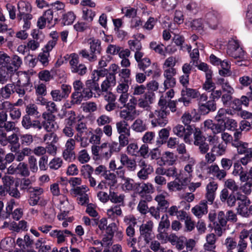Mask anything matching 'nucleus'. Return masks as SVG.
Returning a JSON list of instances; mask_svg holds the SVG:
<instances>
[{"label":"nucleus","mask_w":252,"mask_h":252,"mask_svg":"<svg viewBox=\"0 0 252 252\" xmlns=\"http://www.w3.org/2000/svg\"><path fill=\"white\" fill-rule=\"evenodd\" d=\"M73 87L74 92L71 94V101L72 104L79 105L83 100H87L93 97H96L93 91H99L97 82L93 79L87 80L85 85L80 80H75L73 83Z\"/></svg>","instance_id":"f257e3e1"},{"label":"nucleus","mask_w":252,"mask_h":252,"mask_svg":"<svg viewBox=\"0 0 252 252\" xmlns=\"http://www.w3.org/2000/svg\"><path fill=\"white\" fill-rule=\"evenodd\" d=\"M190 182L189 178L181 173L174 181L168 183L167 187L171 191H181L185 189Z\"/></svg>","instance_id":"f03ea898"},{"label":"nucleus","mask_w":252,"mask_h":252,"mask_svg":"<svg viewBox=\"0 0 252 252\" xmlns=\"http://www.w3.org/2000/svg\"><path fill=\"white\" fill-rule=\"evenodd\" d=\"M169 114V112L163 109H157L154 112L151 113L149 115L150 118H153L151 121V124L153 127L158 126L163 127L168 122L167 116Z\"/></svg>","instance_id":"7ed1b4c3"},{"label":"nucleus","mask_w":252,"mask_h":252,"mask_svg":"<svg viewBox=\"0 0 252 252\" xmlns=\"http://www.w3.org/2000/svg\"><path fill=\"white\" fill-rule=\"evenodd\" d=\"M43 121L40 122V127L38 130H41L42 127L48 132L53 133L58 128L56 122V116L51 113H43L42 115Z\"/></svg>","instance_id":"20e7f679"},{"label":"nucleus","mask_w":252,"mask_h":252,"mask_svg":"<svg viewBox=\"0 0 252 252\" xmlns=\"http://www.w3.org/2000/svg\"><path fill=\"white\" fill-rule=\"evenodd\" d=\"M172 131L178 137L183 138L186 143L189 144L191 143L190 136L193 132V128L191 126H188L185 128V126L178 124L173 127Z\"/></svg>","instance_id":"39448f33"},{"label":"nucleus","mask_w":252,"mask_h":252,"mask_svg":"<svg viewBox=\"0 0 252 252\" xmlns=\"http://www.w3.org/2000/svg\"><path fill=\"white\" fill-rule=\"evenodd\" d=\"M227 54L234 59H239L241 60L245 59V52L240 46L239 43L237 40H231L229 41Z\"/></svg>","instance_id":"423d86ee"},{"label":"nucleus","mask_w":252,"mask_h":252,"mask_svg":"<svg viewBox=\"0 0 252 252\" xmlns=\"http://www.w3.org/2000/svg\"><path fill=\"white\" fill-rule=\"evenodd\" d=\"M69 64L71 71L80 76L84 75L87 72L86 66L83 63H79L78 55L73 53L70 55Z\"/></svg>","instance_id":"0eeeda50"},{"label":"nucleus","mask_w":252,"mask_h":252,"mask_svg":"<svg viewBox=\"0 0 252 252\" xmlns=\"http://www.w3.org/2000/svg\"><path fill=\"white\" fill-rule=\"evenodd\" d=\"M153 227V223L151 220L140 226V239H143L146 244H149L154 237Z\"/></svg>","instance_id":"6e6552de"},{"label":"nucleus","mask_w":252,"mask_h":252,"mask_svg":"<svg viewBox=\"0 0 252 252\" xmlns=\"http://www.w3.org/2000/svg\"><path fill=\"white\" fill-rule=\"evenodd\" d=\"M28 190L27 192L29 194V204L32 206L37 205L41 198V195L43 193V189L36 187L30 188Z\"/></svg>","instance_id":"1a4fd4ad"},{"label":"nucleus","mask_w":252,"mask_h":252,"mask_svg":"<svg viewBox=\"0 0 252 252\" xmlns=\"http://www.w3.org/2000/svg\"><path fill=\"white\" fill-rule=\"evenodd\" d=\"M90 45V52L92 56H91L92 60H96L97 55L101 53L102 48L101 47V41L98 39L94 37L91 38L88 40Z\"/></svg>","instance_id":"9d476101"},{"label":"nucleus","mask_w":252,"mask_h":252,"mask_svg":"<svg viewBox=\"0 0 252 252\" xmlns=\"http://www.w3.org/2000/svg\"><path fill=\"white\" fill-rule=\"evenodd\" d=\"M61 204V211L62 213L57 216L60 220L65 219V217L67 216L69 211L73 208V206L70 204L67 198L65 196H63L62 200L60 201Z\"/></svg>","instance_id":"9b49d317"},{"label":"nucleus","mask_w":252,"mask_h":252,"mask_svg":"<svg viewBox=\"0 0 252 252\" xmlns=\"http://www.w3.org/2000/svg\"><path fill=\"white\" fill-rule=\"evenodd\" d=\"M21 124L26 129L32 128L38 130L40 127V121L38 120H32L29 115H25L23 117Z\"/></svg>","instance_id":"f8f14e48"},{"label":"nucleus","mask_w":252,"mask_h":252,"mask_svg":"<svg viewBox=\"0 0 252 252\" xmlns=\"http://www.w3.org/2000/svg\"><path fill=\"white\" fill-rule=\"evenodd\" d=\"M32 6L30 3L25 1H20L18 3V13L17 14V19L20 22L21 21L22 16L32 15Z\"/></svg>","instance_id":"ddd939ff"},{"label":"nucleus","mask_w":252,"mask_h":252,"mask_svg":"<svg viewBox=\"0 0 252 252\" xmlns=\"http://www.w3.org/2000/svg\"><path fill=\"white\" fill-rule=\"evenodd\" d=\"M220 15L215 10H212L206 15V22L209 26L212 29H216L219 23Z\"/></svg>","instance_id":"4468645a"},{"label":"nucleus","mask_w":252,"mask_h":252,"mask_svg":"<svg viewBox=\"0 0 252 252\" xmlns=\"http://www.w3.org/2000/svg\"><path fill=\"white\" fill-rule=\"evenodd\" d=\"M137 66L140 70L147 74V76L151 75L153 72V67L151 66V60L148 58H144L138 62Z\"/></svg>","instance_id":"2eb2a0df"},{"label":"nucleus","mask_w":252,"mask_h":252,"mask_svg":"<svg viewBox=\"0 0 252 252\" xmlns=\"http://www.w3.org/2000/svg\"><path fill=\"white\" fill-rule=\"evenodd\" d=\"M208 172L219 180H223L226 176V172L224 169H220L216 164H212L208 168Z\"/></svg>","instance_id":"dca6fc26"},{"label":"nucleus","mask_w":252,"mask_h":252,"mask_svg":"<svg viewBox=\"0 0 252 252\" xmlns=\"http://www.w3.org/2000/svg\"><path fill=\"white\" fill-rule=\"evenodd\" d=\"M217 109V104L216 102L210 99L208 101L200 104L199 111L202 115L208 114L210 112H214Z\"/></svg>","instance_id":"f3484780"},{"label":"nucleus","mask_w":252,"mask_h":252,"mask_svg":"<svg viewBox=\"0 0 252 252\" xmlns=\"http://www.w3.org/2000/svg\"><path fill=\"white\" fill-rule=\"evenodd\" d=\"M15 86L13 83L7 84L0 88V100L2 99H7L10 98L11 95L15 93Z\"/></svg>","instance_id":"a211bd4d"},{"label":"nucleus","mask_w":252,"mask_h":252,"mask_svg":"<svg viewBox=\"0 0 252 252\" xmlns=\"http://www.w3.org/2000/svg\"><path fill=\"white\" fill-rule=\"evenodd\" d=\"M120 161L122 165L126 166L130 171H134L136 169L137 164L135 160L129 158L126 154L121 155Z\"/></svg>","instance_id":"6ab92c4d"},{"label":"nucleus","mask_w":252,"mask_h":252,"mask_svg":"<svg viewBox=\"0 0 252 252\" xmlns=\"http://www.w3.org/2000/svg\"><path fill=\"white\" fill-rule=\"evenodd\" d=\"M207 202L205 200L201 201L198 205L195 206L191 209L192 213L198 218L208 212Z\"/></svg>","instance_id":"aec40b11"},{"label":"nucleus","mask_w":252,"mask_h":252,"mask_svg":"<svg viewBox=\"0 0 252 252\" xmlns=\"http://www.w3.org/2000/svg\"><path fill=\"white\" fill-rule=\"evenodd\" d=\"M155 200L157 202L158 208L160 209V211L166 212L168 208L169 203L165 199V197L162 194L157 195L155 197Z\"/></svg>","instance_id":"412c9836"},{"label":"nucleus","mask_w":252,"mask_h":252,"mask_svg":"<svg viewBox=\"0 0 252 252\" xmlns=\"http://www.w3.org/2000/svg\"><path fill=\"white\" fill-rule=\"evenodd\" d=\"M120 117L122 119V121H125L126 122L132 121L136 117V111H132L128 109H124L120 111Z\"/></svg>","instance_id":"4be33fe9"},{"label":"nucleus","mask_w":252,"mask_h":252,"mask_svg":"<svg viewBox=\"0 0 252 252\" xmlns=\"http://www.w3.org/2000/svg\"><path fill=\"white\" fill-rule=\"evenodd\" d=\"M241 182H245V184L241 187L242 191L246 194H249L252 192V179L248 178L246 176L241 177Z\"/></svg>","instance_id":"5701e85b"},{"label":"nucleus","mask_w":252,"mask_h":252,"mask_svg":"<svg viewBox=\"0 0 252 252\" xmlns=\"http://www.w3.org/2000/svg\"><path fill=\"white\" fill-rule=\"evenodd\" d=\"M104 181L105 183L107 184V186L110 188L114 187L117 183V178L116 174L114 173L111 172L110 170H108L104 175Z\"/></svg>","instance_id":"b1692460"},{"label":"nucleus","mask_w":252,"mask_h":252,"mask_svg":"<svg viewBox=\"0 0 252 252\" xmlns=\"http://www.w3.org/2000/svg\"><path fill=\"white\" fill-rule=\"evenodd\" d=\"M161 159L164 162H166L169 165L174 164L177 160V155L173 152L166 151L163 154ZM165 164V163H164Z\"/></svg>","instance_id":"393cba45"},{"label":"nucleus","mask_w":252,"mask_h":252,"mask_svg":"<svg viewBox=\"0 0 252 252\" xmlns=\"http://www.w3.org/2000/svg\"><path fill=\"white\" fill-rule=\"evenodd\" d=\"M117 132L119 134L130 133V127L128 123L125 121H120L116 124Z\"/></svg>","instance_id":"a878e982"},{"label":"nucleus","mask_w":252,"mask_h":252,"mask_svg":"<svg viewBox=\"0 0 252 252\" xmlns=\"http://www.w3.org/2000/svg\"><path fill=\"white\" fill-rule=\"evenodd\" d=\"M122 188L124 191H131L134 189H137V184L134 183L133 180L126 177L123 179Z\"/></svg>","instance_id":"bb28decb"},{"label":"nucleus","mask_w":252,"mask_h":252,"mask_svg":"<svg viewBox=\"0 0 252 252\" xmlns=\"http://www.w3.org/2000/svg\"><path fill=\"white\" fill-rule=\"evenodd\" d=\"M132 128L138 132H142L146 130L148 128L147 126L143 121L140 119H136L131 126Z\"/></svg>","instance_id":"cd10ccee"},{"label":"nucleus","mask_w":252,"mask_h":252,"mask_svg":"<svg viewBox=\"0 0 252 252\" xmlns=\"http://www.w3.org/2000/svg\"><path fill=\"white\" fill-rule=\"evenodd\" d=\"M217 123H214L213 126L211 129L214 134L221 133L225 130V121L224 120L218 119Z\"/></svg>","instance_id":"c85d7f7f"},{"label":"nucleus","mask_w":252,"mask_h":252,"mask_svg":"<svg viewBox=\"0 0 252 252\" xmlns=\"http://www.w3.org/2000/svg\"><path fill=\"white\" fill-rule=\"evenodd\" d=\"M137 189L139 194L150 193L153 192L154 189L153 186L149 183L137 184Z\"/></svg>","instance_id":"c756f323"},{"label":"nucleus","mask_w":252,"mask_h":252,"mask_svg":"<svg viewBox=\"0 0 252 252\" xmlns=\"http://www.w3.org/2000/svg\"><path fill=\"white\" fill-rule=\"evenodd\" d=\"M250 204V200H244V203H239L237 208V213L242 217H248L247 206Z\"/></svg>","instance_id":"7c9ffc66"},{"label":"nucleus","mask_w":252,"mask_h":252,"mask_svg":"<svg viewBox=\"0 0 252 252\" xmlns=\"http://www.w3.org/2000/svg\"><path fill=\"white\" fill-rule=\"evenodd\" d=\"M223 245L226 249V252H233V250L237 248V242L232 237L227 238Z\"/></svg>","instance_id":"2f4dec72"},{"label":"nucleus","mask_w":252,"mask_h":252,"mask_svg":"<svg viewBox=\"0 0 252 252\" xmlns=\"http://www.w3.org/2000/svg\"><path fill=\"white\" fill-rule=\"evenodd\" d=\"M169 136V131L167 128H162L158 132V138L157 140V145H161L166 142Z\"/></svg>","instance_id":"473e14b6"},{"label":"nucleus","mask_w":252,"mask_h":252,"mask_svg":"<svg viewBox=\"0 0 252 252\" xmlns=\"http://www.w3.org/2000/svg\"><path fill=\"white\" fill-rule=\"evenodd\" d=\"M75 129L77 131V134L75 136V138L81 137L83 136L84 133L87 132L88 128L86 123L83 122L81 120H79L76 125Z\"/></svg>","instance_id":"72a5a7b5"},{"label":"nucleus","mask_w":252,"mask_h":252,"mask_svg":"<svg viewBox=\"0 0 252 252\" xmlns=\"http://www.w3.org/2000/svg\"><path fill=\"white\" fill-rule=\"evenodd\" d=\"M194 137V145L195 146L198 144L206 141V137L202 134V131L198 128H195L194 131H193Z\"/></svg>","instance_id":"f704fd0d"},{"label":"nucleus","mask_w":252,"mask_h":252,"mask_svg":"<svg viewBox=\"0 0 252 252\" xmlns=\"http://www.w3.org/2000/svg\"><path fill=\"white\" fill-rule=\"evenodd\" d=\"M181 94L182 96H187L192 98H196L198 97L199 93L196 90L189 88L187 87L182 90Z\"/></svg>","instance_id":"c9c22d12"},{"label":"nucleus","mask_w":252,"mask_h":252,"mask_svg":"<svg viewBox=\"0 0 252 252\" xmlns=\"http://www.w3.org/2000/svg\"><path fill=\"white\" fill-rule=\"evenodd\" d=\"M63 116L67 118L65 119V124L68 126H72L76 120V114L73 111H63Z\"/></svg>","instance_id":"e433bc0d"},{"label":"nucleus","mask_w":252,"mask_h":252,"mask_svg":"<svg viewBox=\"0 0 252 252\" xmlns=\"http://www.w3.org/2000/svg\"><path fill=\"white\" fill-rule=\"evenodd\" d=\"M226 147V145L221 142L217 145H214L212 148L211 151L212 152L215 153L216 156H221L225 154Z\"/></svg>","instance_id":"4c0bfd02"},{"label":"nucleus","mask_w":252,"mask_h":252,"mask_svg":"<svg viewBox=\"0 0 252 252\" xmlns=\"http://www.w3.org/2000/svg\"><path fill=\"white\" fill-rule=\"evenodd\" d=\"M153 171V167L141 168L137 172V176L140 180H145L148 178L149 175H150Z\"/></svg>","instance_id":"58836bf2"},{"label":"nucleus","mask_w":252,"mask_h":252,"mask_svg":"<svg viewBox=\"0 0 252 252\" xmlns=\"http://www.w3.org/2000/svg\"><path fill=\"white\" fill-rule=\"evenodd\" d=\"M14 241L10 237L6 238L0 242V248L4 251H9L14 245Z\"/></svg>","instance_id":"ea45409f"},{"label":"nucleus","mask_w":252,"mask_h":252,"mask_svg":"<svg viewBox=\"0 0 252 252\" xmlns=\"http://www.w3.org/2000/svg\"><path fill=\"white\" fill-rule=\"evenodd\" d=\"M17 174H20L21 176L28 177L30 175V171L27 164L24 162H20L16 167Z\"/></svg>","instance_id":"a19ab883"},{"label":"nucleus","mask_w":252,"mask_h":252,"mask_svg":"<svg viewBox=\"0 0 252 252\" xmlns=\"http://www.w3.org/2000/svg\"><path fill=\"white\" fill-rule=\"evenodd\" d=\"M212 76L208 75L202 86L203 89L208 92H211L216 88L215 84L212 81Z\"/></svg>","instance_id":"79ce46f5"},{"label":"nucleus","mask_w":252,"mask_h":252,"mask_svg":"<svg viewBox=\"0 0 252 252\" xmlns=\"http://www.w3.org/2000/svg\"><path fill=\"white\" fill-rule=\"evenodd\" d=\"M112 154V152L108 146L107 143H104L101 145L100 158H103L107 159L111 157Z\"/></svg>","instance_id":"37998d69"},{"label":"nucleus","mask_w":252,"mask_h":252,"mask_svg":"<svg viewBox=\"0 0 252 252\" xmlns=\"http://www.w3.org/2000/svg\"><path fill=\"white\" fill-rule=\"evenodd\" d=\"M125 195L123 194H118L117 192L110 191L109 200L114 203H122L124 202Z\"/></svg>","instance_id":"c03bdc74"},{"label":"nucleus","mask_w":252,"mask_h":252,"mask_svg":"<svg viewBox=\"0 0 252 252\" xmlns=\"http://www.w3.org/2000/svg\"><path fill=\"white\" fill-rule=\"evenodd\" d=\"M170 222L167 215H163L159 223L158 230H166L169 228Z\"/></svg>","instance_id":"a18cd8bd"},{"label":"nucleus","mask_w":252,"mask_h":252,"mask_svg":"<svg viewBox=\"0 0 252 252\" xmlns=\"http://www.w3.org/2000/svg\"><path fill=\"white\" fill-rule=\"evenodd\" d=\"M234 170L232 174L234 176L239 175L240 177V180H241V177L243 176H247V172L244 171L243 168L241 166V164L239 162H235L233 165Z\"/></svg>","instance_id":"49530a36"},{"label":"nucleus","mask_w":252,"mask_h":252,"mask_svg":"<svg viewBox=\"0 0 252 252\" xmlns=\"http://www.w3.org/2000/svg\"><path fill=\"white\" fill-rule=\"evenodd\" d=\"M122 11L124 16L129 18H133L137 15V10L135 8L128 6L123 8Z\"/></svg>","instance_id":"de8ad7c7"},{"label":"nucleus","mask_w":252,"mask_h":252,"mask_svg":"<svg viewBox=\"0 0 252 252\" xmlns=\"http://www.w3.org/2000/svg\"><path fill=\"white\" fill-rule=\"evenodd\" d=\"M248 144L243 142L233 141L232 146L237 148V152L240 154H243L246 153L249 149L248 148Z\"/></svg>","instance_id":"09e8293b"},{"label":"nucleus","mask_w":252,"mask_h":252,"mask_svg":"<svg viewBox=\"0 0 252 252\" xmlns=\"http://www.w3.org/2000/svg\"><path fill=\"white\" fill-rule=\"evenodd\" d=\"M26 115L30 116H37L39 114L37 106L34 104H29L26 107Z\"/></svg>","instance_id":"8fccbe9b"},{"label":"nucleus","mask_w":252,"mask_h":252,"mask_svg":"<svg viewBox=\"0 0 252 252\" xmlns=\"http://www.w3.org/2000/svg\"><path fill=\"white\" fill-rule=\"evenodd\" d=\"M77 159L82 164L87 163L90 160V157L86 150L84 149L79 152Z\"/></svg>","instance_id":"3c124183"},{"label":"nucleus","mask_w":252,"mask_h":252,"mask_svg":"<svg viewBox=\"0 0 252 252\" xmlns=\"http://www.w3.org/2000/svg\"><path fill=\"white\" fill-rule=\"evenodd\" d=\"M150 47L151 49L154 50L156 53L161 55H165L163 44H158L156 42H152L150 43Z\"/></svg>","instance_id":"603ef678"},{"label":"nucleus","mask_w":252,"mask_h":252,"mask_svg":"<svg viewBox=\"0 0 252 252\" xmlns=\"http://www.w3.org/2000/svg\"><path fill=\"white\" fill-rule=\"evenodd\" d=\"M75 19V15L73 12H68L63 15V22L64 25L71 24Z\"/></svg>","instance_id":"864d4df0"},{"label":"nucleus","mask_w":252,"mask_h":252,"mask_svg":"<svg viewBox=\"0 0 252 252\" xmlns=\"http://www.w3.org/2000/svg\"><path fill=\"white\" fill-rule=\"evenodd\" d=\"M111 84L109 83L108 81H106L105 80L102 82V83L101 85V89L99 87V85L98 83H97V86L98 87V89L99 90V92L98 91H93L94 93H95V96L97 97L99 96L102 92H107L108 91V88L110 87V85Z\"/></svg>","instance_id":"5fc2aeb1"},{"label":"nucleus","mask_w":252,"mask_h":252,"mask_svg":"<svg viewBox=\"0 0 252 252\" xmlns=\"http://www.w3.org/2000/svg\"><path fill=\"white\" fill-rule=\"evenodd\" d=\"M128 43L130 49L132 51L135 52L136 51L141 50L142 49L141 43L137 39L130 40L128 41Z\"/></svg>","instance_id":"6e6d98bb"},{"label":"nucleus","mask_w":252,"mask_h":252,"mask_svg":"<svg viewBox=\"0 0 252 252\" xmlns=\"http://www.w3.org/2000/svg\"><path fill=\"white\" fill-rule=\"evenodd\" d=\"M3 185L8 190L13 187L14 179L12 176H5L2 178Z\"/></svg>","instance_id":"4d7b16f0"},{"label":"nucleus","mask_w":252,"mask_h":252,"mask_svg":"<svg viewBox=\"0 0 252 252\" xmlns=\"http://www.w3.org/2000/svg\"><path fill=\"white\" fill-rule=\"evenodd\" d=\"M95 13L91 9L87 8H83V18L85 20L89 22H92L95 16Z\"/></svg>","instance_id":"13d9d810"},{"label":"nucleus","mask_w":252,"mask_h":252,"mask_svg":"<svg viewBox=\"0 0 252 252\" xmlns=\"http://www.w3.org/2000/svg\"><path fill=\"white\" fill-rule=\"evenodd\" d=\"M49 52L48 51H44L38 55L37 59L43 66H46L49 63Z\"/></svg>","instance_id":"bf43d9fd"},{"label":"nucleus","mask_w":252,"mask_h":252,"mask_svg":"<svg viewBox=\"0 0 252 252\" xmlns=\"http://www.w3.org/2000/svg\"><path fill=\"white\" fill-rule=\"evenodd\" d=\"M177 4V0H162L163 7L167 11L173 10Z\"/></svg>","instance_id":"052dcab7"},{"label":"nucleus","mask_w":252,"mask_h":252,"mask_svg":"<svg viewBox=\"0 0 252 252\" xmlns=\"http://www.w3.org/2000/svg\"><path fill=\"white\" fill-rule=\"evenodd\" d=\"M12 75L6 71L5 68L3 67H0V83L3 84L6 83L8 79L11 78Z\"/></svg>","instance_id":"680f3d73"},{"label":"nucleus","mask_w":252,"mask_h":252,"mask_svg":"<svg viewBox=\"0 0 252 252\" xmlns=\"http://www.w3.org/2000/svg\"><path fill=\"white\" fill-rule=\"evenodd\" d=\"M155 133L153 131H147L143 135L142 140L144 144H152L153 143Z\"/></svg>","instance_id":"e2e57ef3"},{"label":"nucleus","mask_w":252,"mask_h":252,"mask_svg":"<svg viewBox=\"0 0 252 252\" xmlns=\"http://www.w3.org/2000/svg\"><path fill=\"white\" fill-rule=\"evenodd\" d=\"M62 163L63 160L61 158H55L50 161L49 166L51 169L57 170L62 166Z\"/></svg>","instance_id":"0e129e2a"},{"label":"nucleus","mask_w":252,"mask_h":252,"mask_svg":"<svg viewBox=\"0 0 252 252\" xmlns=\"http://www.w3.org/2000/svg\"><path fill=\"white\" fill-rule=\"evenodd\" d=\"M38 77L40 80L48 82L53 78L50 72L47 70L41 71L38 73Z\"/></svg>","instance_id":"69168bd1"},{"label":"nucleus","mask_w":252,"mask_h":252,"mask_svg":"<svg viewBox=\"0 0 252 252\" xmlns=\"http://www.w3.org/2000/svg\"><path fill=\"white\" fill-rule=\"evenodd\" d=\"M239 81L242 86L247 87L252 83V77L248 75H243L239 77Z\"/></svg>","instance_id":"338daca9"},{"label":"nucleus","mask_w":252,"mask_h":252,"mask_svg":"<svg viewBox=\"0 0 252 252\" xmlns=\"http://www.w3.org/2000/svg\"><path fill=\"white\" fill-rule=\"evenodd\" d=\"M137 209L141 214H146L149 209L146 201L144 200H140L137 206Z\"/></svg>","instance_id":"774afa93"}]
</instances>
